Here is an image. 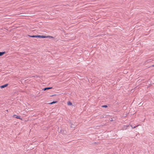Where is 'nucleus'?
Masks as SVG:
<instances>
[{
  "label": "nucleus",
  "instance_id": "obj_7",
  "mask_svg": "<svg viewBox=\"0 0 154 154\" xmlns=\"http://www.w3.org/2000/svg\"><path fill=\"white\" fill-rule=\"evenodd\" d=\"M57 102V101H53L52 102H51V103H48L49 104H54V103H56Z\"/></svg>",
  "mask_w": 154,
  "mask_h": 154
},
{
  "label": "nucleus",
  "instance_id": "obj_3",
  "mask_svg": "<svg viewBox=\"0 0 154 154\" xmlns=\"http://www.w3.org/2000/svg\"><path fill=\"white\" fill-rule=\"evenodd\" d=\"M52 88V87H48V88H45L42 89V90L45 91L48 89H51Z\"/></svg>",
  "mask_w": 154,
  "mask_h": 154
},
{
  "label": "nucleus",
  "instance_id": "obj_1",
  "mask_svg": "<svg viewBox=\"0 0 154 154\" xmlns=\"http://www.w3.org/2000/svg\"><path fill=\"white\" fill-rule=\"evenodd\" d=\"M39 38H53L54 37L51 36H45L44 35H39Z\"/></svg>",
  "mask_w": 154,
  "mask_h": 154
},
{
  "label": "nucleus",
  "instance_id": "obj_9",
  "mask_svg": "<svg viewBox=\"0 0 154 154\" xmlns=\"http://www.w3.org/2000/svg\"><path fill=\"white\" fill-rule=\"evenodd\" d=\"M102 107L106 108L107 107V105H104L102 106Z\"/></svg>",
  "mask_w": 154,
  "mask_h": 154
},
{
  "label": "nucleus",
  "instance_id": "obj_8",
  "mask_svg": "<svg viewBox=\"0 0 154 154\" xmlns=\"http://www.w3.org/2000/svg\"><path fill=\"white\" fill-rule=\"evenodd\" d=\"M17 119H22L21 118H20V116H16V117H15Z\"/></svg>",
  "mask_w": 154,
  "mask_h": 154
},
{
  "label": "nucleus",
  "instance_id": "obj_4",
  "mask_svg": "<svg viewBox=\"0 0 154 154\" xmlns=\"http://www.w3.org/2000/svg\"><path fill=\"white\" fill-rule=\"evenodd\" d=\"M6 52L5 51L2 52H0V56H2L4 54H5Z\"/></svg>",
  "mask_w": 154,
  "mask_h": 154
},
{
  "label": "nucleus",
  "instance_id": "obj_2",
  "mask_svg": "<svg viewBox=\"0 0 154 154\" xmlns=\"http://www.w3.org/2000/svg\"><path fill=\"white\" fill-rule=\"evenodd\" d=\"M8 85V84H6L5 85H2V86H0V88H4L5 87H7Z\"/></svg>",
  "mask_w": 154,
  "mask_h": 154
},
{
  "label": "nucleus",
  "instance_id": "obj_11",
  "mask_svg": "<svg viewBox=\"0 0 154 154\" xmlns=\"http://www.w3.org/2000/svg\"><path fill=\"white\" fill-rule=\"evenodd\" d=\"M152 66L154 67V65H152Z\"/></svg>",
  "mask_w": 154,
  "mask_h": 154
},
{
  "label": "nucleus",
  "instance_id": "obj_5",
  "mask_svg": "<svg viewBox=\"0 0 154 154\" xmlns=\"http://www.w3.org/2000/svg\"><path fill=\"white\" fill-rule=\"evenodd\" d=\"M30 37H32V38H33V37H38V35H31V36H30V35H29Z\"/></svg>",
  "mask_w": 154,
  "mask_h": 154
},
{
  "label": "nucleus",
  "instance_id": "obj_12",
  "mask_svg": "<svg viewBox=\"0 0 154 154\" xmlns=\"http://www.w3.org/2000/svg\"><path fill=\"white\" fill-rule=\"evenodd\" d=\"M126 128H127V127H128V126H126Z\"/></svg>",
  "mask_w": 154,
  "mask_h": 154
},
{
  "label": "nucleus",
  "instance_id": "obj_6",
  "mask_svg": "<svg viewBox=\"0 0 154 154\" xmlns=\"http://www.w3.org/2000/svg\"><path fill=\"white\" fill-rule=\"evenodd\" d=\"M67 104L68 105H70L71 106L72 105V104L71 102L70 101H68L67 102Z\"/></svg>",
  "mask_w": 154,
  "mask_h": 154
},
{
  "label": "nucleus",
  "instance_id": "obj_10",
  "mask_svg": "<svg viewBox=\"0 0 154 154\" xmlns=\"http://www.w3.org/2000/svg\"><path fill=\"white\" fill-rule=\"evenodd\" d=\"M138 126H135V127H133L131 125V128H134L136 127H137Z\"/></svg>",
  "mask_w": 154,
  "mask_h": 154
}]
</instances>
